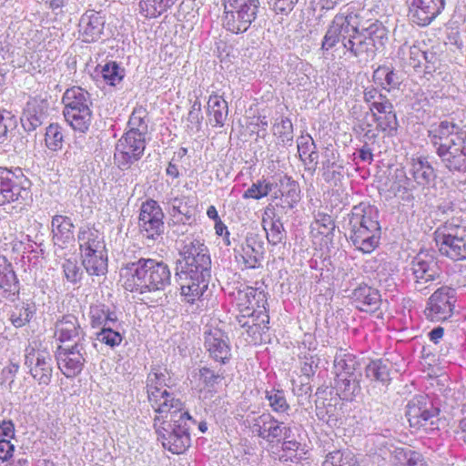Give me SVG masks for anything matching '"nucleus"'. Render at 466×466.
<instances>
[{
	"mask_svg": "<svg viewBox=\"0 0 466 466\" xmlns=\"http://www.w3.org/2000/svg\"><path fill=\"white\" fill-rule=\"evenodd\" d=\"M172 380L167 371L153 369L147 378L148 400L156 412L154 429L162 446L181 454L191 444L189 427L195 421L183 402L170 391Z\"/></svg>",
	"mask_w": 466,
	"mask_h": 466,
	"instance_id": "nucleus-1",
	"label": "nucleus"
},
{
	"mask_svg": "<svg viewBox=\"0 0 466 466\" xmlns=\"http://www.w3.org/2000/svg\"><path fill=\"white\" fill-rule=\"evenodd\" d=\"M360 27V13L351 7L341 8L327 27L321 49L329 51L339 46L346 57L366 62L372 59L370 45L362 37Z\"/></svg>",
	"mask_w": 466,
	"mask_h": 466,
	"instance_id": "nucleus-2",
	"label": "nucleus"
},
{
	"mask_svg": "<svg viewBox=\"0 0 466 466\" xmlns=\"http://www.w3.org/2000/svg\"><path fill=\"white\" fill-rule=\"evenodd\" d=\"M462 120L453 113L431 124L428 129L430 144L442 165L452 172H466V130Z\"/></svg>",
	"mask_w": 466,
	"mask_h": 466,
	"instance_id": "nucleus-3",
	"label": "nucleus"
},
{
	"mask_svg": "<svg viewBox=\"0 0 466 466\" xmlns=\"http://www.w3.org/2000/svg\"><path fill=\"white\" fill-rule=\"evenodd\" d=\"M170 284V268L162 260L140 258L126 268L124 288L130 292L163 291Z\"/></svg>",
	"mask_w": 466,
	"mask_h": 466,
	"instance_id": "nucleus-4",
	"label": "nucleus"
},
{
	"mask_svg": "<svg viewBox=\"0 0 466 466\" xmlns=\"http://www.w3.org/2000/svg\"><path fill=\"white\" fill-rule=\"evenodd\" d=\"M436 247L442 256L452 260L466 259V222L452 217L434 231Z\"/></svg>",
	"mask_w": 466,
	"mask_h": 466,
	"instance_id": "nucleus-5",
	"label": "nucleus"
},
{
	"mask_svg": "<svg viewBox=\"0 0 466 466\" xmlns=\"http://www.w3.org/2000/svg\"><path fill=\"white\" fill-rule=\"evenodd\" d=\"M62 102L63 114L68 125L75 131L86 133L92 119V101L89 93L79 86H73L64 93Z\"/></svg>",
	"mask_w": 466,
	"mask_h": 466,
	"instance_id": "nucleus-6",
	"label": "nucleus"
},
{
	"mask_svg": "<svg viewBox=\"0 0 466 466\" xmlns=\"http://www.w3.org/2000/svg\"><path fill=\"white\" fill-rule=\"evenodd\" d=\"M25 366L39 385L47 386L53 376V358L50 351L36 341L25 350Z\"/></svg>",
	"mask_w": 466,
	"mask_h": 466,
	"instance_id": "nucleus-7",
	"label": "nucleus"
},
{
	"mask_svg": "<svg viewBox=\"0 0 466 466\" xmlns=\"http://www.w3.org/2000/svg\"><path fill=\"white\" fill-rule=\"evenodd\" d=\"M245 425L254 436L268 443L280 442L282 438L289 439L291 436V428L284 422L279 421L268 412L260 415H248Z\"/></svg>",
	"mask_w": 466,
	"mask_h": 466,
	"instance_id": "nucleus-8",
	"label": "nucleus"
},
{
	"mask_svg": "<svg viewBox=\"0 0 466 466\" xmlns=\"http://www.w3.org/2000/svg\"><path fill=\"white\" fill-rule=\"evenodd\" d=\"M164 204L170 217L169 226L174 228L173 232L177 235H183L187 232L188 226L194 218V199L184 195H169Z\"/></svg>",
	"mask_w": 466,
	"mask_h": 466,
	"instance_id": "nucleus-9",
	"label": "nucleus"
},
{
	"mask_svg": "<svg viewBox=\"0 0 466 466\" xmlns=\"http://www.w3.org/2000/svg\"><path fill=\"white\" fill-rule=\"evenodd\" d=\"M409 271H410L414 289L418 291L428 289L441 274L436 258L427 252H420L413 258Z\"/></svg>",
	"mask_w": 466,
	"mask_h": 466,
	"instance_id": "nucleus-10",
	"label": "nucleus"
},
{
	"mask_svg": "<svg viewBox=\"0 0 466 466\" xmlns=\"http://www.w3.org/2000/svg\"><path fill=\"white\" fill-rule=\"evenodd\" d=\"M30 183L22 174L0 167V206L30 198Z\"/></svg>",
	"mask_w": 466,
	"mask_h": 466,
	"instance_id": "nucleus-11",
	"label": "nucleus"
},
{
	"mask_svg": "<svg viewBox=\"0 0 466 466\" xmlns=\"http://www.w3.org/2000/svg\"><path fill=\"white\" fill-rule=\"evenodd\" d=\"M138 226L143 237L157 240L164 233V212L159 204L154 199L142 203L138 218Z\"/></svg>",
	"mask_w": 466,
	"mask_h": 466,
	"instance_id": "nucleus-12",
	"label": "nucleus"
},
{
	"mask_svg": "<svg viewBox=\"0 0 466 466\" xmlns=\"http://www.w3.org/2000/svg\"><path fill=\"white\" fill-rule=\"evenodd\" d=\"M86 345L78 342L70 347L58 346L56 360L60 371L66 378H75L81 373L87 359Z\"/></svg>",
	"mask_w": 466,
	"mask_h": 466,
	"instance_id": "nucleus-13",
	"label": "nucleus"
},
{
	"mask_svg": "<svg viewBox=\"0 0 466 466\" xmlns=\"http://www.w3.org/2000/svg\"><path fill=\"white\" fill-rule=\"evenodd\" d=\"M147 138L125 133L117 141L114 158L116 166L126 170L144 155Z\"/></svg>",
	"mask_w": 466,
	"mask_h": 466,
	"instance_id": "nucleus-14",
	"label": "nucleus"
},
{
	"mask_svg": "<svg viewBox=\"0 0 466 466\" xmlns=\"http://www.w3.org/2000/svg\"><path fill=\"white\" fill-rule=\"evenodd\" d=\"M258 7L259 0H257L251 1V5L243 3L231 9H224V26L235 34L247 31L255 21Z\"/></svg>",
	"mask_w": 466,
	"mask_h": 466,
	"instance_id": "nucleus-15",
	"label": "nucleus"
},
{
	"mask_svg": "<svg viewBox=\"0 0 466 466\" xmlns=\"http://www.w3.org/2000/svg\"><path fill=\"white\" fill-rule=\"evenodd\" d=\"M455 290L444 286L429 299L425 314L431 321H443L451 317L455 303Z\"/></svg>",
	"mask_w": 466,
	"mask_h": 466,
	"instance_id": "nucleus-16",
	"label": "nucleus"
},
{
	"mask_svg": "<svg viewBox=\"0 0 466 466\" xmlns=\"http://www.w3.org/2000/svg\"><path fill=\"white\" fill-rule=\"evenodd\" d=\"M438 415V409L426 395L414 396L406 406V417L410 426L419 429Z\"/></svg>",
	"mask_w": 466,
	"mask_h": 466,
	"instance_id": "nucleus-17",
	"label": "nucleus"
},
{
	"mask_svg": "<svg viewBox=\"0 0 466 466\" xmlns=\"http://www.w3.org/2000/svg\"><path fill=\"white\" fill-rule=\"evenodd\" d=\"M408 4L410 20L426 26L443 11L445 0H408Z\"/></svg>",
	"mask_w": 466,
	"mask_h": 466,
	"instance_id": "nucleus-18",
	"label": "nucleus"
},
{
	"mask_svg": "<svg viewBox=\"0 0 466 466\" xmlns=\"http://www.w3.org/2000/svg\"><path fill=\"white\" fill-rule=\"evenodd\" d=\"M54 336L61 343L73 342L87 345L86 335L79 319L73 314L63 315L55 323Z\"/></svg>",
	"mask_w": 466,
	"mask_h": 466,
	"instance_id": "nucleus-19",
	"label": "nucleus"
},
{
	"mask_svg": "<svg viewBox=\"0 0 466 466\" xmlns=\"http://www.w3.org/2000/svg\"><path fill=\"white\" fill-rule=\"evenodd\" d=\"M237 307L239 310L238 318L251 317L262 310H267L268 305L266 294L262 290L252 287H245L239 289L236 295Z\"/></svg>",
	"mask_w": 466,
	"mask_h": 466,
	"instance_id": "nucleus-20",
	"label": "nucleus"
},
{
	"mask_svg": "<svg viewBox=\"0 0 466 466\" xmlns=\"http://www.w3.org/2000/svg\"><path fill=\"white\" fill-rule=\"evenodd\" d=\"M204 346L209 356L225 364L230 360L231 347L228 337L218 328H208L204 331Z\"/></svg>",
	"mask_w": 466,
	"mask_h": 466,
	"instance_id": "nucleus-21",
	"label": "nucleus"
},
{
	"mask_svg": "<svg viewBox=\"0 0 466 466\" xmlns=\"http://www.w3.org/2000/svg\"><path fill=\"white\" fill-rule=\"evenodd\" d=\"M265 252L264 242L261 238L253 233H248L240 249L236 250V259L245 268H259Z\"/></svg>",
	"mask_w": 466,
	"mask_h": 466,
	"instance_id": "nucleus-22",
	"label": "nucleus"
},
{
	"mask_svg": "<svg viewBox=\"0 0 466 466\" xmlns=\"http://www.w3.org/2000/svg\"><path fill=\"white\" fill-rule=\"evenodd\" d=\"M106 24L105 16L94 10L85 12L78 23V37L85 43H95L101 39Z\"/></svg>",
	"mask_w": 466,
	"mask_h": 466,
	"instance_id": "nucleus-23",
	"label": "nucleus"
},
{
	"mask_svg": "<svg viewBox=\"0 0 466 466\" xmlns=\"http://www.w3.org/2000/svg\"><path fill=\"white\" fill-rule=\"evenodd\" d=\"M239 326L245 329L252 344H260L266 340L265 336L269 329V316L267 310L247 318H238Z\"/></svg>",
	"mask_w": 466,
	"mask_h": 466,
	"instance_id": "nucleus-24",
	"label": "nucleus"
},
{
	"mask_svg": "<svg viewBox=\"0 0 466 466\" xmlns=\"http://www.w3.org/2000/svg\"><path fill=\"white\" fill-rule=\"evenodd\" d=\"M380 228L350 227V239L352 245L363 253H371L379 245Z\"/></svg>",
	"mask_w": 466,
	"mask_h": 466,
	"instance_id": "nucleus-25",
	"label": "nucleus"
},
{
	"mask_svg": "<svg viewBox=\"0 0 466 466\" xmlns=\"http://www.w3.org/2000/svg\"><path fill=\"white\" fill-rule=\"evenodd\" d=\"M182 275L184 282L181 284L180 294L183 301L190 305L198 304L208 289L210 278Z\"/></svg>",
	"mask_w": 466,
	"mask_h": 466,
	"instance_id": "nucleus-26",
	"label": "nucleus"
},
{
	"mask_svg": "<svg viewBox=\"0 0 466 466\" xmlns=\"http://www.w3.org/2000/svg\"><path fill=\"white\" fill-rule=\"evenodd\" d=\"M182 275L184 282L181 284L180 294L183 301L190 305L198 304L208 289L210 278Z\"/></svg>",
	"mask_w": 466,
	"mask_h": 466,
	"instance_id": "nucleus-27",
	"label": "nucleus"
},
{
	"mask_svg": "<svg viewBox=\"0 0 466 466\" xmlns=\"http://www.w3.org/2000/svg\"><path fill=\"white\" fill-rule=\"evenodd\" d=\"M77 242L81 255L99 253L106 250L103 233L94 227H80L77 234Z\"/></svg>",
	"mask_w": 466,
	"mask_h": 466,
	"instance_id": "nucleus-28",
	"label": "nucleus"
},
{
	"mask_svg": "<svg viewBox=\"0 0 466 466\" xmlns=\"http://www.w3.org/2000/svg\"><path fill=\"white\" fill-rule=\"evenodd\" d=\"M75 225L70 217L55 215L51 219V234L55 246L66 248L74 240Z\"/></svg>",
	"mask_w": 466,
	"mask_h": 466,
	"instance_id": "nucleus-29",
	"label": "nucleus"
},
{
	"mask_svg": "<svg viewBox=\"0 0 466 466\" xmlns=\"http://www.w3.org/2000/svg\"><path fill=\"white\" fill-rule=\"evenodd\" d=\"M350 299L360 311L373 312L379 309L381 299L379 291L366 284L353 289Z\"/></svg>",
	"mask_w": 466,
	"mask_h": 466,
	"instance_id": "nucleus-30",
	"label": "nucleus"
},
{
	"mask_svg": "<svg viewBox=\"0 0 466 466\" xmlns=\"http://www.w3.org/2000/svg\"><path fill=\"white\" fill-rule=\"evenodd\" d=\"M0 289L5 298L15 301L19 294V281L12 263L0 256Z\"/></svg>",
	"mask_w": 466,
	"mask_h": 466,
	"instance_id": "nucleus-31",
	"label": "nucleus"
},
{
	"mask_svg": "<svg viewBox=\"0 0 466 466\" xmlns=\"http://www.w3.org/2000/svg\"><path fill=\"white\" fill-rule=\"evenodd\" d=\"M349 226L380 228L378 209L374 206L366 203L354 206L350 214Z\"/></svg>",
	"mask_w": 466,
	"mask_h": 466,
	"instance_id": "nucleus-32",
	"label": "nucleus"
},
{
	"mask_svg": "<svg viewBox=\"0 0 466 466\" xmlns=\"http://www.w3.org/2000/svg\"><path fill=\"white\" fill-rule=\"evenodd\" d=\"M90 325L94 329H103L106 327H119L116 312L109 306L99 303L92 305L89 309Z\"/></svg>",
	"mask_w": 466,
	"mask_h": 466,
	"instance_id": "nucleus-33",
	"label": "nucleus"
},
{
	"mask_svg": "<svg viewBox=\"0 0 466 466\" xmlns=\"http://www.w3.org/2000/svg\"><path fill=\"white\" fill-rule=\"evenodd\" d=\"M46 105L44 101L33 100L27 103L21 117L25 131L31 132L40 127L46 118Z\"/></svg>",
	"mask_w": 466,
	"mask_h": 466,
	"instance_id": "nucleus-34",
	"label": "nucleus"
},
{
	"mask_svg": "<svg viewBox=\"0 0 466 466\" xmlns=\"http://www.w3.org/2000/svg\"><path fill=\"white\" fill-rule=\"evenodd\" d=\"M360 33L365 41L370 45L369 46L371 47V57L373 59L377 50L383 46L387 41L388 31L382 23L376 20L368 26L361 24Z\"/></svg>",
	"mask_w": 466,
	"mask_h": 466,
	"instance_id": "nucleus-35",
	"label": "nucleus"
},
{
	"mask_svg": "<svg viewBox=\"0 0 466 466\" xmlns=\"http://www.w3.org/2000/svg\"><path fill=\"white\" fill-rule=\"evenodd\" d=\"M262 226L266 231L268 241L272 245L281 243L286 238L283 224L273 209H266L262 218Z\"/></svg>",
	"mask_w": 466,
	"mask_h": 466,
	"instance_id": "nucleus-36",
	"label": "nucleus"
},
{
	"mask_svg": "<svg viewBox=\"0 0 466 466\" xmlns=\"http://www.w3.org/2000/svg\"><path fill=\"white\" fill-rule=\"evenodd\" d=\"M410 174L420 186L429 185L436 177L435 171L425 157H412L410 160Z\"/></svg>",
	"mask_w": 466,
	"mask_h": 466,
	"instance_id": "nucleus-37",
	"label": "nucleus"
},
{
	"mask_svg": "<svg viewBox=\"0 0 466 466\" xmlns=\"http://www.w3.org/2000/svg\"><path fill=\"white\" fill-rule=\"evenodd\" d=\"M360 363L355 355L346 350L339 349L336 351L333 360V373L337 377H350L357 375L356 370Z\"/></svg>",
	"mask_w": 466,
	"mask_h": 466,
	"instance_id": "nucleus-38",
	"label": "nucleus"
},
{
	"mask_svg": "<svg viewBox=\"0 0 466 466\" xmlns=\"http://www.w3.org/2000/svg\"><path fill=\"white\" fill-rule=\"evenodd\" d=\"M208 115L213 127H223L228 118V102L218 95H210L208 102Z\"/></svg>",
	"mask_w": 466,
	"mask_h": 466,
	"instance_id": "nucleus-39",
	"label": "nucleus"
},
{
	"mask_svg": "<svg viewBox=\"0 0 466 466\" xmlns=\"http://www.w3.org/2000/svg\"><path fill=\"white\" fill-rule=\"evenodd\" d=\"M424 47L425 41H418L413 45L404 43L399 48L398 56L405 66L417 69L421 66V56Z\"/></svg>",
	"mask_w": 466,
	"mask_h": 466,
	"instance_id": "nucleus-40",
	"label": "nucleus"
},
{
	"mask_svg": "<svg viewBox=\"0 0 466 466\" xmlns=\"http://www.w3.org/2000/svg\"><path fill=\"white\" fill-rule=\"evenodd\" d=\"M148 114L145 107H135L129 116L127 134L146 138L148 134Z\"/></svg>",
	"mask_w": 466,
	"mask_h": 466,
	"instance_id": "nucleus-41",
	"label": "nucleus"
},
{
	"mask_svg": "<svg viewBox=\"0 0 466 466\" xmlns=\"http://www.w3.org/2000/svg\"><path fill=\"white\" fill-rule=\"evenodd\" d=\"M392 466H428L422 454L409 448H395L391 453Z\"/></svg>",
	"mask_w": 466,
	"mask_h": 466,
	"instance_id": "nucleus-42",
	"label": "nucleus"
},
{
	"mask_svg": "<svg viewBox=\"0 0 466 466\" xmlns=\"http://www.w3.org/2000/svg\"><path fill=\"white\" fill-rule=\"evenodd\" d=\"M82 256V264L90 276H104L107 272L106 250L99 253H90Z\"/></svg>",
	"mask_w": 466,
	"mask_h": 466,
	"instance_id": "nucleus-43",
	"label": "nucleus"
},
{
	"mask_svg": "<svg viewBox=\"0 0 466 466\" xmlns=\"http://www.w3.org/2000/svg\"><path fill=\"white\" fill-rule=\"evenodd\" d=\"M193 261H185L182 274L189 276L211 278V258L208 253L203 252L198 258H194Z\"/></svg>",
	"mask_w": 466,
	"mask_h": 466,
	"instance_id": "nucleus-44",
	"label": "nucleus"
},
{
	"mask_svg": "<svg viewBox=\"0 0 466 466\" xmlns=\"http://www.w3.org/2000/svg\"><path fill=\"white\" fill-rule=\"evenodd\" d=\"M279 195L285 198L288 206L293 208L300 199V188L298 182L290 177L281 176L276 182Z\"/></svg>",
	"mask_w": 466,
	"mask_h": 466,
	"instance_id": "nucleus-45",
	"label": "nucleus"
},
{
	"mask_svg": "<svg viewBox=\"0 0 466 466\" xmlns=\"http://www.w3.org/2000/svg\"><path fill=\"white\" fill-rule=\"evenodd\" d=\"M360 375H350V377L335 378V388L341 399L351 400L360 394L361 388L360 385Z\"/></svg>",
	"mask_w": 466,
	"mask_h": 466,
	"instance_id": "nucleus-46",
	"label": "nucleus"
},
{
	"mask_svg": "<svg viewBox=\"0 0 466 466\" xmlns=\"http://www.w3.org/2000/svg\"><path fill=\"white\" fill-rule=\"evenodd\" d=\"M366 377L371 380L388 384L390 381V364L388 360H375L365 369Z\"/></svg>",
	"mask_w": 466,
	"mask_h": 466,
	"instance_id": "nucleus-47",
	"label": "nucleus"
},
{
	"mask_svg": "<svg viewBox=\"0 0 466 466\" xmlns=\"http://www.w3.org/2000/svg\"><path fill=\"white\" fill-rule=\"evenodd\" d=\"M373 80L375 84L387 91L397 88L400 83L398 73L395 72L394 69L386 66H379L373 72Z\"/></svg>",
	"mask_w": 466,
	"mask_h": 466,
	"instance_id": "nucleus-48",
	"label": "nucleus"
},
{
	"mask_svg": "<svg viewBox=\"0 0 466 466\" xmlns=\"http://www.w3.org/2000/svg\"><path fill=\"white\" fill-rule=\"evenodd\" d=\"M298 152L300 159L305 164L318 163L319 154L313 138L309 135H301L297 140Z\"/></svg>",
	"mask_w": 466,
	"mask_h": 466,
	"instance_id": "nucleus-49",
	"label": "nucleus"
},
{
	"mask_svg": "<svg viewBox=\"0 0 466 466\" xmlns=\"http://www.w3.org/2000/svg\"><path fill=\"white\" fill-rule=\"evenodd\" d=\"M323 174L324 180L333 187H339L342 185L344 178L343 171L344 167L341 163L331 161L330 159L323 162Z\"/></svg>",
	"mask_w": 466,
	"mask_h": 466,
	"instance_id": "nucleus-50",
	"label": "nucleus"
},
{
	"mask_svg": "<svg viewBox=\"0 0 466 466\" xmlns=\"http://www.w3.org/2000/svg\"><path fill=\"white\" fill-rule=\"evenodd\" d=\"M35 313V307L27 302L15 305L9 314V320L15 328H21L30 321Z\"/></svg>",
	"mask_w": 466,
	"mask_h": 466,
	"instance_id": "nucleus-51",
	"label": "nucleus"
},
{
	"mask_svg": "<svg viewBox=\"0 0 466 466\" xmlns=\"http://www.w3.org/2000/svg\"><path fill=\"white\" fill-rule=\"evenodd\" d=\"M208 253L207 246L199 239L194 238H187L179 249V254L185 261H193L194 258H198L201 254Z\"/></svg>",
	"mask_w": 466,
	"mask_h": 466,
	"instance_id": "nucleus-52",
	"label": "nucleus"
},
{
	"mask_svg": "<svg viewBox=\"0 0 466 466\" xmlns=\"http://www.w3.org/2000/svg\"><path fill=\"white\" fill-rule=\"evenodd\" d=\"M322 466H359V464L351 451H334L327 454Z\"/></svg>",
	"mask_w": 466,
	"mask_h": 466,
	"instance_id": "nucleus-53",
	"label": "nucleus"
},
{
	"mask_svg": "<svg viewBox=\"0 0 466 466\" xmlns=\"http://www.w3.org/2000/svg\"><path fill=\"white\" fill-rule=\"evenodd\" d=\"M274 135L283 146H290L293 141V125L289 118L281 116L273 126Z\"/></svg>",
	"mask_w": 466,
	"mask_h": 466,
	"instance_id": "nucleus-54",
	"label": "nucleus"
},
{
	"mask_svg": "<svg viewBox=\"0 0 466 466\" xmlns=\"http://www.w3.org/2000/svg\"><path fill=\"white\" fill-rule=\"evenodd\" d=\"M46 146L52 151H57L62 148L64 142L63 128L58 124H50L46 127Z\"/></svg>",
	"mask_w": 466,
	"mask_h": 466,
	"instance_id": "nucleus-55",
	"label": "nucleus"
},
{
	"mask_svg": "<svg viewBox=\"0 0 466 466\" xmlns=\"http://www.w3.org/2000/svg\"><path fill=\"white\" fill-rule=\"evenodd\" d=\"M265 398L268 401V406L274 412L283 413L289 410V405L287 402L283 390L275 389L266 390Z\"/></svg>",
	"mask_w": 466,
	"mask_h": 466,
	"instance_id": "nucleus-56",
	"label": "nucleus"
},
{
	"mask_svg": "<svg viewBox=\"0 0 466 466\" xmlns=\"http://www.w3.org/2000/svg\"><path fill=\"white\" fill-rule=\"evenodd\" d=\"M100 76L109 86H116L124 77V70L116 62H108L101 67Z\"/></svg>",
	"mask_w": 466,
	"mask_h": 466,
	"instance_id": "nucleus-57",
	"label": "nucleus"
},
{
	"mask_svg": "<svg viewBox=\"0 0 466 466\" xmlns=\"http://www.w3.org/2000/svg\"><path fill=\"white\" fill-rule=\"evenodd\" d=\"M274 183L268 179H259L253 183L244 193V198L260 199L267 197L273 189Z\"/></svg>",
	"mask_w": 466,
	"mask_h": 466,
	"instance_id": "nucleus-58",
	"label": "nucleus"
},
{
	"mask_svg": "<svg viewBox=\"0 0 466 466\" xmlns=\"http://www.w3.org/2000/svg\"><path fill=\"white\" fill-rule=\"evenodd\" d=\"M439 46L425 42V47L421 56V66L424 65L426 72L430 73L436 69L440 61Z\"/></svg>",
	"mask_w": 466,
	"mask_h": 466,
	"instance_id": "nucleus-59",
	"label": "nucleus"
},
{
	"mask_svg": "<svg viewBox=\"0 0 466 466\" xmlns=\"http://www.w3.org/2000/svg\"><path fill=\"white\" fill-rule=\"evenodd\" d=\"M118 328L119 327H106L101 329V330L96 334V339L111 348L118 346L123 340Z\"/></svg>",
	"mask_w": 466,
	"mask_h": 466,
	"instance_id": "nucleus-60",
	"label": "nucleus"
},
{
	"mask_svg": "<svg viewBox=\"0 0 466 466\" xmlns=\"http://www.w3.org/2000/svg\"><path fill=\"white\" fill-rule=\"evenodd\" d=\"M64 276L70 283L76 284L82 279L83 271L79 267L76 258H70L65 259L62 264Z\"/></svg>",
	"mask_w": 466,
	"mask_h": 466,
	"instance_id": "nucleus-61",
	"label": "nucleus"
},
{
	"mask_svg": "<svg viewBox=\"0 0 466 466\" xmlns=\"http://www.w3.org/2000/svg\"><path fill=\"white\" fill-rule=\"evenodd\" d=\"M373 116L378 128L381 131L388 132L390 135H393V133L397 131L398 120L394 111L380 116H377V113H373Z\"/></svg>",
	"mask_w": 466,
	"mask_h": 466,
	"instance_id": "nucleus-62",
	"label": "nucleus"
},
{
	"mask_svg": "<svg viewBox=\"0 0 466 466\" xmlns=\"http://www.w3.org/2000/svg\"><path fill=\"white\" fill-rule=\"evenodd\" d=\"M19 369L20 366L18 363L10 362L5 366L1 371L2 383L10 391L15 390V379L19 371Z\"/></svg>",
	"mask_w": 466,
	"mask_h": 466,
	"instance_id": "nucleus-63",
	"label": "nucleus"
},
{
	"mask_svg": "<svg viewBox=\"0 0 466 466\" xmlns=\"http://www.w3.org/2000/svg\"><path fill=\"white\" fill-rule=\"evenodd\" d=\"M311 228L320 235L328 236L334 229V223L329 215L318 213Z\"/></svg>",
	"mask_w": 466,
	"mask_h": 466,
	"instance_id": "nucleus-64",
	"label": "nucleus"
}]
</instances>
